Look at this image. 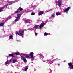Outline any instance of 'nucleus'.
Wrapping results in <instances>:
<instances>
[{
	"label": "nucleus",
	"mask_w": 73,
	"mask_h": 73,
	"mask_svg": "<svg viewBox=\"0 0 73 73\" xmlns=\"http://www.w3.org/2000/svg\"><path fill=\"white\" fill-rule=\"evenodd\" d=\"M15 54L16 55H20V56H21V60H23L24 62H27V60H26V58H25V57H24V56H26V54H23V53H21L20 54L18 52H16Z\"/></svg>",
	"instance_id": "obj_1"
},
{
	"label": "nucleus",
	"mask_w": 73,
	"mask_h": 73,
	"mask_svg": "<svg viewBox=\"0 0 73 73\" xmlns=\"http://www.w3.org/2000/svg\"><path fill=\"white\" fill-rule=\"evenodd\" d=\"M19 33H18V32H16L15 33L16 35L17 36H18V35H20L22 38L24 37V31L23 30H20Z\"/></svg>",
	"instance_id": "obj_2"
},
{
	"label": "nucleus",
	"mask_w": 73,
	"mask_h": 73,
	"mask_svg": "<svg viewBox=\"0 0 73 73\" xmlns=\"http://www.w3.org/2000/svg\"><path fill=\"white\" fill-rule=\"evenodd\" d=\"M34 53L33 52H31L30 53V55L31 56L30 58L31 59L32 61H33L35 60V59L34 58V56L33 55Z\"/></svg>",
	"instance_id": "obj_3"
},
{
	"label": "nucleus",
	"mask_w": 73,
	"mask_h": 73,
	"mask_svg": "<svg viewBox=\"0 0 73 73\" xmlns=\"http://www.w3.org/2000/svg\"><path fill=\"white\" fill-rule=\"evenodd\" d=\"M23 9L19 7L18 9L15 12V13H19V12H20V11H23Z\"/></svg>",
	"instance_id": "obj_4"
},
{
	"label": "nucleus",
	"mask_w": 73,
	"mask_h": 73,
	"mask_svg": "<svg viewBox=\"0 0 73 73\" xmlns=\"http://www.w3.org/2000/svg\"><path fill=\"white\" fill-rule=\"evenodd\" d=\"M68 65L69 66L68 68L72 69H73V65L71 63H69L68 64Z\"/></svg>",
	"instance_id": "obj_5"
},
{
	"label": "nucleus",
	"mask_w": 73,
	"mask_h": 73,
	"mask_svg": "<svg viewBox=\"0 0 73 73\" xmlns=\"http://www.w3.org/2000/svg\"><path fill=\"white\" fill-rule=\"evenodd\" d=\"M58 5L59 7L61 5V1L60 0H59L58 2Z\"/></svg>",
	"instance_id": "obj_6"
},
{
	"label": "nucleus",
	"mask_w": 73,
	"mask_h": 73,
	"mask_svg": "<svg viewBox=\"0 0 73 73\" xmlns=\"http://www.w3.org/2000/svg\"><path fill=\"white\" fill-rule=\"evenodd\" d=\"M45 24H46V23H45L41 24L39 26V28H42V27H43L44 26V25H45Z\"/></svg>",
	"instance_id": "obj_7"
},
{
	"label": "nucleus",
	"mask_w": 73,
	"mask_h": 73,
	"mask_svg": "<svg viewBox=\"0 0 73 73\" xmlns=\"http://www.w3.org/2000/svg\"><path fill=\"white\" fill-rule=\"evenodd\" d=\"M21 14H17L16 17H17V18H18L19 19H20V16H21Z\"/></svg>",
	"instance_id": "obj_8"
},
{
	"label": "nucleus",
	"mask_w": 73,
	"mask_h": 73,
	"mask_svg": "<svg viewBox=\"0 0 73 73\" xmlns=\"http://www.w3.org/2000/svg\"><path fill=\"white\" fill-rule=\"evenodd\" d=\"M70 9V7H69L68 8L64 10V11L63 12H67V11H69V9Z\"/></svg>",
	"instance_id": "obj_9"
},
{
	"label": "nucleus",
	"mask_w": 73,
	"mask_h": 73,
	"mask_svg": "<svg viewBox=\"0 0 73 73\" xmlns=\"http://www.w3.org/2000/svg\"><path fill=\"white\" fill-rule=\"evenodd\" d=\"M44 13V12L42 11H40L39 12V13H38V15H42V14H43V13Z\"/></svg>",
	"instance_id": "obj_10"
},
{
	"label": "nucleus",
	"mask_w": 73,
	"mask_h": 73,
	"mask_svg": "<svg viewBox=\"0 0 73 73\" xmlns=\"http://www.w3.org/2000/svg\"><path fill=\"white\" fill-rule=\"evenodd\" d=\"M17 61V59H14L12 60L13 63H15Z\"/></svg>",
	"instance_id": "obj_11"
},
{
	"label": "nucleus",
	"mask_w": 73,
	"mask_h": 73,
	"mask_svg": "<svg viewBox=\"0 0 73 73\" xmlns=\"http://www.w3.org/2000/svg\"><path fill=\"white\" fill-rule=\"evenodd\" d=\"M15 56V55L14 54H9V57H11V56L12 57H14V56Z\"/></svg>",
	"instance_id": "obj_12"
},
{
	"label": "nucleus",
	"mask_w": 73,
	"mask_h": 73,
	"mask_svg": "<svg viewBox=\"0 0 73 73\" xmlns=\"http://www.w3.org/2000/svg\"><path fill=\"white\" fill-rule=\"evenodd\" d=\"M47 62H49L48 64H52L53 62V61H51L50 60H48L47 61Z\"/></svg>",
	"instance_id": "obj_13"
},
{
	"label": "nucleus",
	"mask_w": 73,
	"mask_h": 73,
	"mask_svg": "<svg viewBox=\"0 0 73 73\" xmlns=\"http://www.w3.org/2000/svg\"><path fill=\"white\" fill-rule=\"evenodd\" d=\"M40 59L42 60L43 58H44V56H42V54H40Z\"/></svg>",
	"instance_id": "obj_14"
},
{
	"label": "nucleus",
	"mask_w": 73,
	"mask_h": 73,
	"mask_svg": "<svg viewBox=\"0 0 73 73\" xmlns=\"http://www.w3.org/2000/svg\"><path fill=\"white\" fill-rule=\"evenodd\" d=\"M15 18H16V19L14 21L15 22H17V21H19V18H17L16 17H15Z\"/></svg>",
	"instance_id": "obj_15"
},
{
	"label": "nucleus",
	"mask_w": 73,
	"mask_h": 73,
	"mask_svg": "<svg viewBox=\"0 0 73 73\" xmlns=\"http://www.w3.org/2000/svg\"><path fill=\"white\" fill-rule=\"evenodd\" d=\"M4 8H5L1 7L0 8V12H2V11L3 10Z\"/></svg>",
	"instance_id": "obj_16"
},
{
	"label": "nucleus",
	"mask_w": 73,
	"mask_h": 73,
	"mask_svg": "<svg viewBox=\"0 0 73 73\" xmlns=\"http://www.w3.org/2000/svg\"><path fill=\"white\" fill-rule=\"evenodd\" d=\"M56 16H58V15H61V13L58 12L56 14Z\"/></svg>",
	"instance_id": "obj_17"
},
{
	"label": "nucleus",
	"mask_w": 73,
	"mask_h": 73,
	"mask_svg": "<svg viewBox=\"0 0 73 73\" xmlns=\"http://www.w3.org/2000/svg\"><path fill=\"white\" fill-rule=\"evenodd\" d=\"M4 23H1L0 24V27H3V26H4Z\"/></svg>",
	"instance_id": "obj_18"
},
{
	"label": "nucleus",
	"mask_w": 73,
	"mask_h": 73,
	"mask_svg": "<svg viewBox=\"0 0 73 73\" xmlns=\"http://www.w3.org/2000/svg\"><path fill=\"white\" fill-rule=\"evenodd\" d=\"M11 2L12 3V4H13V3H16V2H17V1H11Z\"/></svg>",
	"instance_id": "obj_19"
},
{
	"label": "nucleus",
	"mask_w": 73,
	"mask_h": 73,
	"mask_svg": "<svg viewBox=\"0 0 73 73\" xmlns=\"http://www.w3.org/2000/svg\"><path fill=\"white\" fill-rule=\"evenodd\" d=\"M48 35V33L46 32H45L44 33V36H47Z\"/></svg>",
	"instance_id": "obj_20"
},
{
	"label": "nucleus",
	"mask_w": 73,
	"mask_h": 73,
	"mask_svg": "<svg viewBox=\"0 0 73 73\" xmlns=\"http://www.w3.org/2000/svg\"><path fill=\"white\" fill-rule=\"evenodd\" d=\"M9 39H11V38H12L13 37V36H12V35H10L9 36Z\"/></svg>",
	"instance_id": "obj_21"
},
{
	"label": "nucleus",
	"mask_w": 73,
	"mask_h": 73,
	"mask_svg": "<svg viewBox=\"0 0 73 73\" xmlns=\"http://www.w3.org/2000/svg\"><path fill=\"white\" fill-rule=\"evenodd\" d=\"M7 61L8 62V63H9V62H11L12 61V60L11 59H10L9 60H7Z\"/></svg>",
	"instance_id": "obj_22"
},
{
	"label": "nucleus",
	"mask_w": 73,
	"mask_h": 73,
	"mask_svg": "<svg viewBox=\"0 0 73 73\" xmlns=\"http://www.w3.org/2000/svg\"><path fill=\"white\" fill-rule=\"evenodd\" d=\"M38 26H38V25H36L34 26V28H37V27H38Z\"/></svg>",
	"instance_id": "obj_23"
},
{
	"label": "nucleus",
	"mask_w": 73,
	"mask_h": 73,
	"mask_svg": "<svg viewBox=\"0 0 73 73\" xmlns=\"http://www.w3.org/2000/svg\"><path fill=\"white\" fill-rule=\"evenodd\" d=\"M60 59L58 60V59L56 58V59H55L53 61H58V60H60Z\"/></svg>",
	"instance_id": "obj_24"
},
{
	"label": "nucleus",
	"mask_w": 73,
	"mask_h": 73,
	"mask_svg": "<svg viewBox=\"0 0 73 73\" xmlns=\"http://www.w3.org/2000/svg\"><path fill=\"white\" fill-rule=\"evenodd\" d=\"M9 64V63H8V62L7 61L5 63V65H7V64Z\"/></svg>",
	"instance_id": "obj_25"
},
{
	"label": "nucleus",
	"mask_w": 73,
	"mask_h": 73,
	"mask_svg": "<svg viewBox=\"0 0 73 73\" xmlns=\"http://www.w3.org/2000/svg\"><path fill=\"white\" fill-rule=\"evenodd\" d=\"M25 21H27V23H28V22H29V21H30V20H26Z\"/></svg>",
	"instance_id": "obj_26"
},
{
	"label": "nucleus",
	"mask_w": 73,
	"mask_h": 73,
	"mask_svg": "<svg viewBox=\"0 0 73 73\" xmlns=\"http://www.w3.org/2000/svg\"><path fill=\"white\" fill-rule=\"evenodd\" d=\"M9 4H10V5H11L12 4V1H11V2H9Z\"/></svg>",
	"instance_id": "obj_27"
},
{
	"label": "nucleus",
	"mask_w": 73,
	"mask_h": 73,
	"mask_svg": "<svg viewBox=\"0 0 73 73\" xmlns=\"http://www.w3.org/2000/svg\"><path fill=\"white\" fill-rule=\"evenodd\" d=\"M55 16V14H54L52 15L51 17H54Z\"/></svg>",
	"instance_id": "obj_28"
},
{
	"label": "nucleus",
	"mask_w": 73,
	"mask_h": 73,
	"mask_svg": "<svg viewBox=\"0 0 73 73\" xmlns=\"http://www.w3.org/2000/svg\"><path fill=\"white\" fill-rule=\"evenodd\" d=\"M28 69V68H26L24 70L25 71H27Z\"/></svg>",
	"instance_id": "obj_29"
},
{
	"label": "nucleus",
	"mask_w": 73,
	"mask_h": 73,
	"mask_svg": "<svg viewBox=\"0 0 73 73\" xmlns=\"http://www.w3.org/2000/svg\"><path fill=\"white\" fill-rule=\"evenodd\" d=\"M35 35L36 36H37V33H36V32L35 33Z\"/></svg>",
	"instance_id": "obj_30"
},
{
	"label": "nucleus",
	"mask_w": 73,
	"mask_h": 73,
	"mask_svg": "<svg viewBox=\"0 0 73 73\" xmlns=\"http://www.w3.org/2000/svg\"><path fill=\"white\" fill-rule=\"evenodd\" d=\"M29 55H27L26 56V58H29Z\"/></svg>",
	"instance_id": "obj_31"
},
{
	"label": "nucleus",
	"mask_w": 73,
	"mask_h": 73,
	"mask_svg": "<svg viewBox=\"0 0 73 73\" xmlns=\"http://www.w3.org/2000/svg\"><path fill=\"white\" fill-rule=\"evenodd\" d=\"M31 15H35V13H34L33 12H32L31 13Z\"/></svg>",
	"instance_id": "obj_32"
},
{
	"label": "nucleus",
	"mask_w": 73,
	"mask_h": 73,
	"mask_svg": "<svg viewBox=\"0 0 73 73\" xmlns=\"http://www.w3.org/2000/svg\"><path fill=\"white\" fill-rule=\"evenodd\" d=\"M49 12V11H45V12L46 13V12Z\"/></svg>",
	"instance_id": "obj_33"
},
{
	"label": "nucleus",
	"mask_w": 73,
	"mask_h": 73,
	"mask_svg": "<svg viewBox=\"0 0 73 73\" xmlns=\"http://www.w3.org/2000/svg\"><path fill=\"white\" fill-rule=\"evenodd\" d=\"M8 4H6V5L5 6L6 7H7V6H8Z\"/></svg>",
	"instance_id": "obj_34"
},
{
	"label": "nucleus",
	"mask_w": 73,
	"mask_h": 73,
	"mask_svg": "<svg viewBox=\"0 0 73 73\" xmlns=\"http://www.w3.org/2000/svg\"><path fill=\"white\" fill-rule=\"evenodd\" d=\"M8 19H11V17H8Z\"/></svg>",
	"instance_id": "obj_35"
},
{
	"label": "nucleus",
	"mask_w": 73,
	"mask_h": 73,
	"mask_svg": "<svg viewBox=\"0 0 73 73\" xmlns=\"http://www.w3.org/2000/svg\"><path fill=\"white\" fill-rule=\"evenodd\" d=\"M43 62H45V61L44 60H43Z\"/></svg>",
	"instance_id": "obj_36"
},
{
	"label": "nucleus",
	"mask_w": 73,
	"mask_h": 73,
	"mask_svg": "<svg viewBox=\"0 0 73 73\" xmlns=\"http://www.w3.org/2000/svg\"><path fill=\"white\" fill-rule=\"evenodd\" d=\"M18 41H20V40H18Z\"/></svg>",
	"instance_id": "obj_37"
},
{
	"label": "nucleus",
	"mask_w": 73,
	"mask_h": 73,
	"mask_svg": "<svg viewBox=\"0 0 73 73\" xmlns=\"http://www.w3.org/2000/svg\"><path fill=\"white\" fill-rule=\"evenodd\" d=\"M32 62V63H33V62Z\"/></svg>",
	"instance_id": "obj_38"
},
{
	"label": "nucleus",
	"mask_w": 73,
	"mask_h": 73,
	"mask_svg": "<svg viewBox=\"0 0 73 73\" xmlns=\"http://www.w3.org/2000/svg\"><path fill=\"white\" fill-rule=\"evenodd\" d=\"M15 73H17L16 72H15Z\"/></svg>",
	"instance_id": "obj_39"
}]
</instances>
